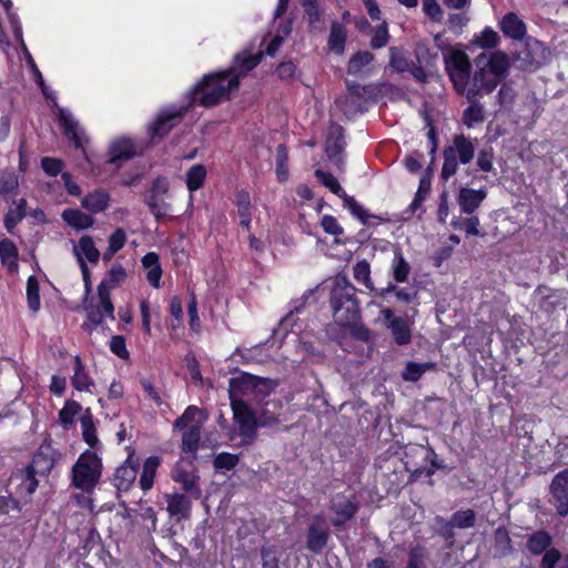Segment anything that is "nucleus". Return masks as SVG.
I'll return each instance as SVG.
<instances>
[{"mask_svg":"<svg viewBox=\"0 0 568 568\" xmlns=\"http://www.w3.org/2000/svg\"><path fill=\"white\" fill-rule=\"evenodd\" d=\"M27 300L31 312L40 310L39 282L36 276H29L27 281Z\"/></svg>","mask_w":568,"mask_h":568,"instance_id":"nucleus-50","label":"nucleus"},{"mask_svg":"<svg viewBox=\"0 0 568 568\" xmlns=\"http://www.w3.org/2000/svg\"><path fill=\"white\" fill-rule=\"evenodd\" d=\"M256 376L247 373H242L239 377L230 379V402L233 399L245 400V396H254Z\"/></svg>","mask_w":568,"mask_h":568,"instance_id":"nucleus-15","label":"nucleus"},{"mask_svg":"<svg viewBox=\"0 0 568 568\" xmlns=\"http://www.w3.org/2000/svg\"><path fill=\"white\" fill-rule=\"evenodd\" d=\"M271 407H273L274 409H281L282 402L277 399L270 400L264 404L260 415L257 416V423L260 427H271L280 424L281 420L278 418V415L274 410H272Z\"/></svg>","mask_w":568,"mask_h":568,"instance_id":"nucleus-34","label":"nucleus"},{"mask_svg":"<svg viewBox=\"0 0 568 568\" xmlns=\"http://www.w3.org/2000/svg\"><path fill=\"white\" fill-rule=\"evenodd\" d=\"M345 146L344 130L338 124H332L325 141V151L329 160L338 168L343 164V151Z\"/></svg>","mask_w":568,"mask_h":568,"instance_id":"nucleus-13","label":"nucleus"},{"mask_svg":"<svg viewBox=\"0 0 568 568\" xmlns=\"http://www.w3.org/2000/svg\"><path fill=\"white\" fill-rule=\"evenodd\" d=\"M235 206L240 217V225L245 230H250L251 224V201L247 192L241 190L235 194Z\"/></svg>","mask_w":568,"mask_h":568,"instance_id":"nucleus-31","label":"nucleus"},{"mask_svg":"<svg viewBox=\"0 0 568 568\" xmlns=\"http://www.w3.org/2000/svg\"><path fill=\"white\" fill-rule=\"evenodd\" d=\"M357 290L346 277H337L331 292V305L335 322L349 326L359 317V303L355 296Z\"/></svg>","mask_w":568,"mask_h":568,"instance_id":"nucleus-2","label":"nucleus"},{"mask_svg":"<svg viewBox=\"0 0 568 568\" xmlns=\"http://www.w3.org/2000/svg\"><path fill=\"white\" fill-rule=\"evenodd\" d=\"M200 425H192L182 437L183 449L189 453H194L199 447L200 442Z\"/></svg>","mask_w":568,"mask_h":568,"instance_id":"nucleus-53","label":"nucleus"},{"mask_svg":"<svg viewBox=\"0 0 568 568\" xmlns=\"http://www.w3.org/2000/svg\"><path fill=\"white\" fill-rule=\"evenodd\" d=\"M426 450H427V446H424L420 444H408L405 447V453H404L405 458L407 459L406 466H412V467L417 466V462L415 459L417 457H422V459L424 460Z\"/></svg>","mask_w":568,"mask_h":568,"instance_id":"nucleus-58","label":"nucleus"},{"mask_svg":"<svg viewBox=\"0 0 568 568\" xmlns=\"http://www.w3.org/2000/svg\"><path fill=\"white\" fill-rule=\"evenodd\" d=\"M392 271L393 277L396 282H407L410 272V265L399 251L395 252Z\"/></svg>","mask_w":568,"mask_h":568,"instance_id":"nucleus-44","label":"nucleus"},{"mask_svg":"<svg viewBox=\"0 0 568 568\" xmlns=\"http://www.w3.org/2000/svg\"><path fill=\"white\" fill-rule=\"evenodd\" d=\"M19 185L18 178L13 172H3L0 175V194L3 196L12 194Z\"/></svg>","mask_w":568,"mask_h":568,"instance_id":"nucleus-59","label":"nucleus"},{"mask_svg":"<svg viewBox=\"0 0 568 568\" xmlns=\"http://www.w3.org/2000/svg\"><path fill=\"white\" fill-rule=\"evenodd\" d=\"M475 72L465 81V88H459V94L467 100H479L483 95L491 93L498 85V79L484 67V59H475Z\"/></svg>","mask_w":568,"mask_h":568,"instance_id":"nucleus-6","label":"nucleus"},{"mask_svg":"<svg viewBox=\"0 0 568 568\" xmlns=\"http://www.w3.org/2000/svg\"><path fill=\"white\" fill-rule=\"evenodd\" d=\"M237 464L239 456L230 453H221L213 460V466L216 470H231Z\"/></svg>","mask_w":568,"mask_h":568,"instance_id":"nucleus-55","label":"nucleus"},{"mask_svg":"<svg viewBox=\"0 0 568 568\" xmlns=\"http://www.w3.org/2000/svg\"><path fill=\"white\" fill-rule=\"evenodd\" d=\"M550 503L556 507L559 516L568 514V469L559 471L550 484Z\"/></svg>","mask_w":568,"mask_h":568,"instance_id":"nucleus-12","label":"nucleus"},{"mask_svg":"<svg viewBox=\"0 0 568 568\" xmlns=\"http://www.w3.org/2000/svg\"><path fill=\"white\" fill-rule=\"evenodd\" d=\"M329 530L322 515H314L306 532V548L315 554L321 552L328 542Z\"/></svg>","mask_w":568,"mask_h":568,"instance_id":"nucleus-10","label":"nucleus"},{"mask_svg":"<svg viewBox=\"0 0 568 568\" xmlns=\"http://www.w3.org/2000/svg\"><path fill=\"white\" fill-rule=\"evenodd\" d=\"M321 226L327 234L335 236V243H339L338 236L344 233V230L334 216L328 214L324 215L321 221Z\"/></svg>","mask_w":568,"mask_h":568,"instance_id":"nucleus-60","label":"nucleus"},{"mask_svg":"<svg viewBox=\"0 0 568 568\" xmlns=\"http://www.w3.org/2000/svg\"><path fill=\"white\" fill-rule=\"evenodd\" d=\"M109 153V162L119 168L123 162L132 159L136 154V151L133 142L130 139L120 138L110 144Z\"/></svg>","mask_w":568,"mask_h":568,"instance_id":"nucleus-18","label":"nucleus"},{"mask_svg":"<svg viewBox=\"0 0 568 568\" xmlns=\"http://www.w3.org/2000/svg\"><path fill=\"white\" fill-rule=\"evenodd\" d=\"M345 206L351 211V213L357 217L363 224H368V217H376L375 215L369 214L363 206H361L354 197L345 194L342 197Z\"/></svg>","mask_w":568,"mask_h":568,"instance_id":"nucleus-54","label":"nucleus"},{"mask_svg":"<svg viewBox=\"0 0 568 568\" xmlns=\"http://www.w3.org/2000/svg\"><path fill=\"white\" fill-rule=\"evenodd\" d=\"M239 81L230 78V72H219L205 75L192 91V103L203 106H213L224 99H229L231 92L237 90Z\"/></svg>","mask_w":568,"mask_h":568,"instance_id":"nucleus-1","label":"nucleus"},{"mask_svg":"<svg viewBox=\"0 0 568 568\" xmlns=\"http://www.w3.org/2000/svg\"><path fill=\"white\" fill-rule=\"evenodd\" d=\"M346 42V29L338 21H333L329 29L327 45L329 51L341 55L344 53Z\"/></svg>","mask_w":568,"mask_h":568,"instance_id":"nucleus-27","label":"nucleus"},{"mask_svg":"<svg viewBox=\"0 0 568 568\" xmlns=\"http://www.w3.org/2000/svg\"><path fill=\"white\" fill-rule=\"evenodd\" d=\"M486 197V189L474 190L470 187H462L457 196V203L462 213L471 215L481 205Z\"/></svg>","mask_w":568,"mask_h":568,"instance_id":"nucleus-14","label":"nucleus"},{"mask_svg":"<svg viewBox=\"0 0 568 568\" xmlns=\"http://www.w3.org/2000/svg\"><path fill=\"white\" fill-rule=\"evenodd\" d=\"M231 408L234 423L239 427V436L241 437L240 446L254 444L257 438L256 429L260 427L256 414L247 405L246 400L233 399Z\"/></svg>","mask_w":568,"mask_h":568,"instance_id":"nucleus-7","label":"nucleus"},{"mask_svg":"<svg viewBox=\"0 0 568 568\" xmlns=\"http://www.w3.org/2000/svg\"><path fill=\"white\" fill-rule=\"evenodd\" d=\"M388 39V28L387 23L384 21L374 30V34L371 39V47L375 50L381 49L387 44Z\"/></svg>","mask_w":568,"mask_h":568,"instance_id":"nucleus-61","label":"nucleus"},{"mask_svg":"<svg viewBox=\"0 0 568 568\" xmlns=\"http://www.w3.org/2000/svg\"><path fill=\"white\" fill-rule=\"evenodd\" d=\"M552 538L547 531L539 530L529 537L527 541V548L531 554L540 555L548 550Z\"/></svg>","mask_w":568,"mask_h":568,"instance_id":"nucleus-39","label":"nucleus"},{"mask_svg":"<svg viewBox=\"0 0 568 568\" xmlns=\"http://www.w3.org/2000/svg\"><path fill=\"white\" fill-rule=\"evenodd\" d=\"M301 6L304 11V18L308 22L311 31L322 32V10L318 6V0H302Z\"/></svg>","mask_w":568,"mask_h":568,"instance_id":"nucleus-29","label":"nucleus"},{"mask_svg":"<svg viewBox=\"0 0 568 568\" xmlns=\"http://www.w3.org/2000/svg\"><path fill=\"white\" fill-rule=\"evenodd\" d=\"M73 253L78 258V262H80V258H85L90 263H98L100 258V252L95 247L94 242L91 236L83 235L80 240L78 245L73 246Z\"/></svg>","mask_w":568,"mask_h":568,"instance_id":"nucleus-26","label":"nucleus"},{"mask_svg":"<svg viewBox=\"0 0 568 568\" xmlns=\"http://www.w3.org/2000/svg\"><path fill=\"white\" fill-rule=\"evenodd\" d=\"M331 510L335 514L332 519L334 526H342L351 520L358 510L357 504L347 498H337L332 501Z\"/></svg>","mask_w":568,"mask_h":568,"instance_id":"nucleus-22","label":"nucleus"},{"mask_svg":"<svg viewBox=\"0 0 568 568\" xmlns=\"http://www.w3.org/2000/svg\"><path fill=\"white\" fill-rule=\"evenodd\" d=\"M98 296L100 300L101 307L103 311L111 317L114 318V306L110 298V286H108V282H101L98 286Z\"/></svg>","mask_w":568,"mask_h":568,"instance_id":"nucleus-56","label":"nucleus"},{"mask_svg":"<svg viewBox=\"0 0 568 568\" xmlns=\"http://www.w3.org/2000/svg\"><path fill=\"white\" fill-rule=\"evenodd\" d=\"M450 519L455 528H473L476 524V513L473 509L457 510L450 516Z\"/></svg>","mask_w":568,"mask_h":568,"instance_id":"nucleus-48","label":"nucleus"},{"mask_svg":"<svg viewBox=\"0 0 568 568\" xmlns=\"http://www.w3.org/2000/svg\"><path fill=\"white\" fill-rule=\"evenodd\" d=\"M82 206L91 213L104 211L109 205V195L103 191H94L81 201Z\"/></svg>","mask_w":568,"mask_h":568,"instance_id":"nucleus-33","label":"nucleus"},{"mask_svg":"<svg viewBox=\"0 0 568 568\" xmlns=\"http://www.w3.org/2000/svg\"><path fill=\"white\" fill-rule=\"evenodd\" d=\"M160 458L156 456H150L146 458L143 465V470L140 477V486L146 491L150 490L153 486L154 477L158 467L160 466Z\"/></svg>","mask_w":568,"mask_h":568,"instance_id":"nucleus-35","label":"nucleus"},{"mask_svg":"<svg viewBox=\"0 0 568 568\" xmlns=\"http://www.w3.org/2000/svg\"><path fill=\"white\" fill-rule=\"evenodd\" d=\"M82 436L84 442L90 446L94 447L99 443L95 434V427L92 420V415L89 409L81 416Z\"/></svg>","mask_w":568,"mask_h":568,"instance_id":"nucleus-47","label":"nucleus"},{"mask_svg":"<svg viewBox=\"0 0 568 568\" xmlns=\"http://www.w3.org/2000/svg\"><path fill=\"white\" fill-rule=\"evenodd\" d=\"M501 31L505 36L520 40L526 34V26L515 13H507L500 21Z\"/></svg>","mask_w":568,"mask_h":568,"instance_id":"nucleus-25","label":"nucleus"},{"mask_svg":"<svg viewBox=\"0 0 568 568\" xmlns=\"http://www.w3.org/2000/svg\"><path fill=\"white\" fill-rule=\"evenodd\" d=\"M81 410V405L74 400H68L59 413V420L62 425L67 426L72 424L73 418Z\"/></svg>","mask_w":568,"mask_h":568,"instance_id":"nucleus-57","label":"nucleus"},{"mask_svg":"<svg viewBox=\"0 0 568 568\" xmlns=\"http://www.w3.org/2000/svg\"><path fill=\"white\" fill-rule=\"evenodd\" d=\"M168 504L166 510L172 517L178 519L187 518L191 513V500L183 494H168L165 495Z\"/></svg>","mask_w":568,"mask_h":568,"instance_id":"nucleus-24","label":"nucleus"},{"mask_svg":"<svg viewBox=\"0 0 568 568\" xmlns=\"http://www.w3.org/2000/svg\"><path fill=\"white\" fill-rule=\"evenodd\" d=\"M499 41V36L490 28H486L480 36L475 40V43L480 48H494Z\"/></svg>","mask_w":568,"mask_h":568,"instance_id":"nucleus-63","label":"nucleus"},{"mask_svg":"<svg viewBox=\"0 0 568 568\" xmlns=\"http://www.w3.org/2000/svg\"><path fill=\"white\" fill-rule=\"evenodd\" d=\"M0 260L11 273L18 271V250L9 239L0 241Z\"/></svg>","mask_w":568,"mask_h":568,"instance_id":"nucleus-32","label":"nucleus"},{"mask_svg":"<svg viewBox=\"0 0 568 568\" xmlns=\"http://www.w3.org/2000/svg\"><path fill=\"white\" fill-rule=\"evenodd\" d=\"M185 110L186 109L165 110L160 113L156 121L150 129L152 138H163L176 125Z\"/></svg>","mask_w":568,"mask_h":568,"instance_id":"nucleus-17","label":"nucleus"},{"mask_svg":"<svg viewBox=\"0 0 568 568\" xmlns=\"http://www.w3.org/2000/svg\"><path fill=\"white\" fill-rule=\"evenodd\" d=\"M63 221L77 231L87 230L93 225V217L77 209H67L61 214Z\"/></svg>","mask_w":568,"mask_h":568,"instance_id":"nucleus-28","label":"nucleus"},{"mask_svg":"<svg viewBox=\"0 0 568 568\" xmlns=\"http://www.w3.org/2000/svg\"><path fill=\"white\" fill-rule=\"evenodd\" d=\"M102 473V462L99 456L85 450L72 467V485L83 491H91L98 484Z\"/></svg>","mask_w":568,"mask_h":568,"instance_id":"nucleus-4","label":"nucleus"},{"mask_svg":"<svg viewBox=\"0 0 568 568\" xmlns=\"http://www.w3.org/2000/svg\"><path fill=\"white\" fill-rule=\"evenodd\" d=\"M200 413V409L196 406H189L184 413L174 422V427L178 429H183L187 426L195 425V417Z\"/></svg>","mask_w":568,"mask_h":568,"instance_id":"nucleus-62","label":"nucleus"},{"mask_svg":"<svg viewBox=\"0 0 568 568\" xmlns=\"http://www.w3.org/2000/svg\"><path fill=\"white\" fill-rule=\"evenodd\" d=\"M172 479L180 483L183 489L190 493L195 499L201 497L202 490L197 485L199 476L184 469L180 464H176L172 470Z\"/></svg>","mask_w":568,"mask_h":568,"instance_id":"nucleus-21","label":"nucleus"},{"mask_svg":"<svg viewBox=\"0 0 568 568\" xmlns=\"http://www.w3.org/2000/svg\"><path fill=\"white\" fill-rule=\"evenodd\" d=\"M446 71L456 91L465 88V81L469 78L471 63L468 55L457 49H449L444 53Z\"/></svg>","mask_w":568,"mask_h":568,"instance_id":"nucleus-8","label":"nucleus"},{"mask_svg":"<svg viewBox=\"0 0 568 568\" xmlns=\"http://www.w3.org/2000/svg\"><path fill=\"white\" fill-rule=\"evenodd\" d=\"M10 24H11L13 33L19 42L21 51L24 55L27 64L29 65V68L31 69L32 73L34 75V80L37 81L38 84H42V74H41L40 70L38 69L31 53L29 52V50L26 45V42L22 37V28L20 26L19 18L17 14H10Z\"/></svg>","mask_w":568,"mask_h":568,"instance_id":"nucleus-23","label":"nucleus"},{"mask_svg":"<svg viewBox=\"0 0 568 568\" xmlns=\"http://www.w3.org/2000/svg\"><path fill=\"white\" fill-rule=\"evenodd\" d=\"M374 60V54L368 51H358L348 61L347 72L353 75L362 74L365 67Z\"/></svg>","mask_w":568,"mask_h":568,"instance_id":"nucleus-42","label":"nucleus"},{"mask_svg":"<svg viewBox=\"0 0 568 568\" xmlns=\"http://www.w3.org/2000/svg\"><path fill=\"white\" fill-rule=\"evenodd\" d=\"M315 176L338 197L342 199L346 194L337 179L331 173L318 169L315 171Z\"/></svg>","mask_w":568,"mask_h":568,"instance_id":"nucleus-52","label":"nucleus"},{"mask_svg":"<svg viewBox=\"0 0 568 568\" xmlns=\"http://www.w3.org/2000/svg\"><path fill=\"white\" fill-rule=\"evenodd\" d=\"M136 474V465L129 457L123 465L116 468L113 476V485L119 491H128L135 481Z\"/></svg>","mask_w":568,"mask_h":568,"instance_id":"nucleus-20","label":"nucleus"},{"mask_svg":"<svg viewBox=\"0 0 568 568\" xmlns=\"http://www.w3.org/2000/svg\"><path fill=\"white\" fill-rule=\"evenodd\" d=\"M470 105L464 111V123L471 128L475 123H480L485 120L484 108L479 100H467Z\"/></svg>","mask_w":568,"mask_h":568,"instance_id":"nucleus-45","label":"nucleus"},{"mask_svg":"<svg viewBox=\"0 0 568 568\" xmlns=\"http://www.w3.org/2000/svg\"><path fill=\"white\" fill-rule=\"evenodd\" d=\"M434 527L437 535L443 537L450 545L455 541V527L452 519H446L443 516H436L434 518Z\"/></svg>","mask_w":568,"mask_h":568,"instance_id":"nucleus-49","label":"nucleus"},{"mask_svg":"<svg viewBox=\"0 0 568 568\" xmlns=\"http://www.w3.org/2000/svg\"><path fill=\"white\" fill-rule=\"evenodd\" d=\"M27 201L20 199L14 207H10L4 216V226L9 233L13 232V229L19 222L26 216Z\"/></svg>","mask_w":568,"mask_h":568,"instance_id":"nucleus-41","label":"nucleus"},{"mask_svg":"<svg viewBox=\"0 0 568 568\" xmlns=\"http://www.w3.org/2000/svg\"><path fill=\"white\" fill-rule=\"evenodd\" d=\"M277 386V382L270 378H261L256 376L254 396H266L271 394Z\"/></svg>","mask_w":568,"mask_h":568,"instance_id":"nucleus-64","label":"nucleus"},{"mask_svg":"<svg viewBox=\"0 0 568 568\" xmlns=\"http://www.w3.org/2000/svg\"><path fill=\"white\" fill-rule=\"evenodd\" d=\"M262 57V52L257 54L239 53L234 57L233 64L225 72H230V78H236L240 82L241 78L245 77L260 63Z\"/></svg>","mask_w":568,"mask_h":568,"instance_id":"nucleus-16","label":"nucleus"},{"mask_svg":"<svg viewBox=\"0 0 568 568\" xmlns=\"http://www.w3.org/2000/svg\"><path fill=\"white\" fill-rule=\"evenodd\" d=\"M206 169L202 164L192 165L186 172V185L190 191L199 190L205 180Z\"/></svg>","mask_w":568,"mask_h":568,"instance_id":"nucleus-46","label":"nucleus"},{"mask_svg":"<svg viewBox=\"0 0 568 568\" xmlns=\"http://www.w3.org/2000/svg\"><path fill=\"white\" fill-rule=\"evenodd\" d=\"M58 119L60 122V125L63 128L64 134L73 141L75 148H82L81 139L78 134V122L73 119L72 114L62 109H58Z\"/></svg>","mask_w":568,"mask_h":568,"instance_id":"nucleus-30","label":"nucleus"},{"mask_svg":"<svg viewBox=\"0 0 568 568\" xmlns=\"http://www.w3.org/2000/svg\"><path fill=\"white\" fill-rule=\"evenodd\" d=\"M476 59H484V67L498 79V84L506 77L509 69V59L501 52L496 51L489 55L480 53Z\"/></svg>","mask_w":568,"mask_h":568,"instance_id":"nucleus-19","label":"nucleus"},{"mask_svg":"<svg viewBox=\"0 0 568 568\" xmlns=\"http://www.w3.org/2000/svg\"><path fill=\"white\" fill-rule=\"evenodd\" d=\"M55 462V450L49 445H42L34 454L32 462L21 474L22 481L19 485L20 491L28 497L32 496L39 485L37 476H48L54 467Z\"/></svg>","mask_w":568,"mask_h":568,"instance_id":"nucleus-3","label":"nucleus"},{"mask_svg":"<svg viewBox=\"0 0 568 568\" xmlns=\"http://www.w3.org/2000/svg\"><path fill=\"white\" fill-rule=\"evenodd\" d=\"M494 550L498 557H505L513 551L508 530L503 526L498 527L494 532Z\"/></svg>","mask_w":568,"mask_h":568,"instance_id":"nucleus-36","label":"nucleus"},{"mask_svg":"<svg viewBox=\"0 0 568 568\" xmlns=\"http://www.w3.org/2000/svg\"><path fill=\"white\" fill-rule=\"evenodd\" d=\"M72 385L78 390H90V386L93 385V381L90 378L88 373L84 371V366L79 356L74 358V374L72 376Z\"/></svg>","mask_w":568,"mask_h":568,"instance_id":"nucleus-38","label":"nucleus"},{"mask_svg":"<svg viewBox=\"0 0 568 568\" xmlns=\"http://www.w3.org/2000/svg\"><path fill=\"white\" fill-rule=\"evenodd\" d=\"M168 191V180L165 178H158L144 196V203L149 206L151 213L156 220L166 217L171 211L170 203L165 201V194Z\"/></svg>","mask_w":568,"mask_h":568,"instance_id":"nucleus-9","label":"nucleus"},{"mask_svg":"<svg viewBox=\"0 0 568 568\" xmlns=\"http://www.w3.org/2000/svg\"><path fill=\"white\" fill-rule=\"evenodd\" d=\"M407 51L398 47L389 48V65L396 72H405L412 65Z\"/></svg>","mask_w":568,"mask_h":568,"instance_id":"nucleus-37","label":"nucleus"},{"mask_svg":"<svg viewBox=\"0 0 568 568\" xmlns=\"http://www.w3.org/2000/svg\"><path fill=\"white\" fill-rule=\"evenodd\" d=\"M336 105L348 119L363 112L362 98H356L354 94L338 98L336 100Z\"/></svg>","mask_w":568,"mask_h":568,"instance_id":"nucleus-40","label":"nucleus"},{"mask_svg":"<svg viewBox=\"0 0 568 568\" xmlns=\"http://www.w3.org/2000/svg\"><path fill=\"white\" fill-rule=\"evenodd\" d=\"M381 314L395 343L400 346L409 344L412 341V331L408 320L406 317L395 316L392 308H383Z\"/></svg>","mask_w":568,"mask_h":568,"instance_id":"nucleus-11","label":"nucleus"},{"mask_svg":"<svg viewBox=\"0 0 568 568\" xmlns=\"http://www.w3.org/2000/svg\"><path fill=\"white\" fill-rule=\"evenodd\" d=\"M434 363H415L408 362L402 373V378L406 382H417L425 372L433 369Z\"/></svg>","mask_w":568,"mask_h":568,"instance_id":"nucleus-43","label":"nucleus"},{"mask_svg":"<svg viewBox=\"0 0 568 568\" xmlns=\"http://www.w3.org/2000/svg\"><path fill=\"white\" fill-rule=\"evenodd\" d=\"M354 278L364 284L368 290H374V284L371 280V266L366 260L359 261L355 264Z\"/></svg>","mask_w":568,"mask_h":568,"instance_id":"nucleus-51","label":"nucleus"},{"mask_svg":"<svg viewBox=\"0 0 568 568\" xmlns=\"http://www.w3.org/2000/svg\"><path fill=\"white\" fill-rule=\"evenodd\" d=\"M475 155V148L471 140L464 134H457L453 139V145L446 146L443 151L444 163L440 176L448 181L458 170V162L469 163Z\"/></svg>","mask_w":568,"mask_h":568,"instance_id":"nucleus-5","label":"nucleus"}]
</instances>
